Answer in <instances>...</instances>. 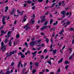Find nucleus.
<instances>
[{
  "label": "nucleus",
  "mask_w": 74,
  "mask_h": 74,
  "mask_svg": "<svg viewBox=\"0 0 74 74\" xmlns=\"http://www.w3.org/2000/svg\"><path fill=\"white\" fill-rule=\"evenodd\" d=\"M58 21H56V23H54L53 24V25H54V26H55V25H57L58 24Z\"/></svg>",
  "instance_id": "nucleus-20"
},
{
  "label": "nucleus",
  "mask_w": 74,
  "mask_h": 74,
  "mask_svg": "<svg viewBox=\"0 0 74 74\" xmlns=\"http://www.w3.org/2000/svg\"><path fill=\"white\" fill-rule=\"evenodd\" d=\"M57 51V50H53V53H56V51Z\"/></svg>",
  "instance_id": "nucleus-23"
},
{
  "label": "nucleus",
  "mask_w": 74,
  "mask_h": 74,
  "mask_svg": "<svg viewBox=\"0 0 74 74\" xmlns=\"http://www.w3.org/2000/svg\"><path fill=\"white\" fill-rule=\"evenodd\" d=\"M48 26H47L45 25L42 27L40 29L41 31H42L43 29H47Z\"/></svg>",
  "instance_id": "nucleus-7"
},
{
  "label": "nucleus",
  "mask_w": 74,
  "mask_h": 74,
  "mask_svg": "<svg viewBox=\"0 0 74 74\" xmlns=\"http://www.w3.org/2000/svg\"><path fill=\"white\" fill-rule=\"evenodd\" d=\"M31 17H32V18H35V15L34 14H33L32 16H31Z\"/></svg>",
  "instance_id": "nucleus-45"
},
{
  "label": "nucleus",
  "mask_w": 74,
  "mask_h": 74,
  "mask_svg": "<svg viewBox=\"0 0 74 74\" xmlns=\"http://www.w3.org/2000/svg\"><path fill=\"white\" fill-rule=\"evenodd\" d=\"M43 1V0H38V2H40V3H41Z\"/></svg>",
  "instance_id": "nucleus-39"
},
{
  "label": "nucleus",
  "mask_w": 74,
  "mask_h": 74,
  "mask_svg": "<svg viewBox=\"0 0 74 74\" xmlns=\"http://www.w3.org/2000/svg\"><path fill=\"white\" fill-rule=\"evenodd\" d=\"M5 19H3L2 20V21L3 22H5Z\"/></svg>",
  "instance_id": "nucleus-63"
},
{
  "label": "nucleus",
  "mask_w": 74,
  "mask_h": 74,
  "mask_svg": "<svg viewBox=\"0 0 74 74\" xmlns=\"http://www.w3.org/2000/svg\"><path fill=\"white\" fill-rule=\"evenodd\" d=\"M51 50L49 51V52H52V51L53 50V49L52 48H51Z\"/></svg>",
  "instance_id": "nucleus-61"
},
{
  "label": "nucleus",
  "mask_w": 74,
  "mask_h": 74,
  "mask_svg": "<svg viewBox=\"0 0 74 74\" xmlns=\"http://www.w3.org/2000/svg\"><path fill=\"white\" fill-rule=\"evenodd\" d=\"M21 61H20L18 64V67L19 68V67H20V66L21 65Z\"/></svg>",
  "instance_id": "nucleus-17"
},
{
  "label": "nucleus",
  "mask_w": 74,
  "mask_h": 74,
  "mask_svg": "<svg viewBox=\"0 0 74 74\" xmlns=\"http://www.w3.org/2000/svg\"><path fill=\"white\" fill-rule=\"evenodd\" d=\"M48 51H47V49H45L44 50V52L45 53H46V52H47Z\"/></svg>",
  "instance_id": "nucleus-44"
},
{
  "label": "nucleus",
  "mask_w": 74,
  "mask_h": 74,
  "mask_svg": "<svg viewBox=\"0 0 74 74\" xmlns=\"http://www.w3.org/2000/svg\"><path fill=\"white\" fill-rule=\"evenodd\" d=\"M46 72H49V70L47 69H46Z\"/></svg>",
  "instance_id": "nucleus-62"
},
{
  "label": "nucleus",
  "mask_w": 74,
  "mask_h": 74,
  "mask_svg": "<svg viewBox=\"0 0 74 74\" xmlns=\"http://www.w3.org/2000/svg\"><path fill=\"white\" fill-rule=\"evenodd\" d=\"M41 49V47H39L38 49V48H36V50H37V51H40V50Z\"/></svg>",
  "instance_id": "nucleus-26"
},
{
  "label": "nucleus",
  "mask_w": 74,
  "mask_h": 74,
  "mask_svg": "<svg viewBox=\"0 0 74 74\" xmlns=\"http://www.w3.org/2000/svg\"><path fill=\"white\" fill-rule=\"evenodd\" d=\"M53 20L52 19H51L50 20V25H51L52 24V22H53Z\"/></svg>",
  "instance_id": "nucleus-33"
},
{
  "label": "nucleus",
  "mask_w": 74,
  "mask_h": 74,
  "mask_svg": "<svg viewBox=\"0 0 74 74\" xmlns=\"http://www.w3.org/2000/svg\"><path fill=\"white\" fill-rule=\"evenodd\" d=\"M73 55L71 56L70 57H69V60H71V59H72V58H73Z\"/></svg>",
  "instance_id": "nucleus-28"
},
{
  "label": "nucleus",
  "mask_w": 74,
  "mask_h": 74,
  "mask_svg": "<svg viewBox=\"0 0 74 74\" xmlns=\"http://www.w3.org/2000/svg\"><path fill=\"white\" fill-rule=\"evenodd\" d=\"M61 14H62L63 15H65L66 14V12L65 11L63 10L61 12Z\"/></svg>",
  "instance_id": "nucleus-11"
},
{
  "label": "nucleus",
  "mask_w": 74,
  "mask_h": 74,
  "mask_svg": "<svg viewBox=\"0 0 74 74\" xmlns=\"http://www.w3.org/2000/svg\"><path fill=\"white\" fill-rule=\"evenodd\" d=\"M27 53H28V54H29V55H30V51L27 50Z\"/></svg>",
  "instance_id": "nucleus-50"
},
{
  "label": "nucleus",
  "mask_w": 74,
  "mask_h": 74,
  "mask_svg": "<svg viewBox=\"0 0 74 74\" xmlns=\"http://www.w3.org/2000/svg\"><path fill=\"white\" fill-rule=\"evenodd\" d=\"M23 11H22L21 12V13L20 14V16H21V15H23Z\"/></svg>",
  "instance_id": "nucleus-41"
},
{
  "label": "nucleus",
  "mask_w": 74,
  "mask_h": 74,
  "mask_svg": "<svg viewBox=\"0 0 74 74\" xmlns=\"http://www.w3.org/2000/svg\"><path fill=\"white\" fill-rule=\"evenodd\" d=\"M8 39H5L4 40L5 44H7V41H8Z\"/></svg>",
  "instance_id": "nucleus-16"
},
{
  "label": "nucleus",
  "mask_w": 74,
  "mask_h": 74,
  "mask_svg": "<svg viewBox=\"0 0 74 74\" xmlns=\"http://www.w3.org/2000/svg\"><path fill=\"white\" fill-rule=\"evenodd\" d=\"M23 5H24L23 7H26V5H27V4L24 3V4Z\"/></svg>",
  "instance_id": "nucleus-53"
},
{
  "label": "nucleus",
  "mask_w": 74,
  "mask_h": 74,
  "mask_svg": "<svg viewBox=\"0 0 74 74\" xmlns=\"http://www.w3.org/2000/svg\"><path fill=\"white\" fill-rule=\"evenodd\" d=\"M48 21H46L44 24V25H47V24H48Z\"/></svg>",
  "instance_id": "nucleus-24"
},
{
  "label": "nucleus",
  "mask_w": 74,
  "mask_h": 74,
  "mask_svg": "<svg viewBox=\"0 0 74 74\" xmlns=\"http://www.w3.org/2000/svg\"><path fill=\"white\" fill-rule=\"evenodd\" d=\"M8 45L9 46H12V42H11V40H10L9 43Z\"/></svg>",
  "instance_id": "nucleus-13"
},
{
  "label": "nucleus",
  "mask_w": 74,
  "mask_h": 74,
  "mask_svg": "<svg viewBox=\"0 0 74 74\" xmlns=\"http://www.w3.org/2000/svg\"><path fill=\"white\" fill-rule=\"evenodd\" d=\"M10 71H7V72L5 73V74H10Z\"/></svg>",
  "instance_id": "nucleus-29"
},
{
  "label": "nucleus",
  "mask_w": 74,
  "mask_h": 74,
  "mask_svg": "<svg viewBox=\"0 0 74 74\" xmlns=\"http://www.w3.org/2000/svg\"><path fill=\"white\" fill-rule=\"evenodd\" d=\"M6 18H7V16H3L2 19H5Z\"/></svg>",
  "instance_id": "nucleus-43"
},
{
  "label": "nucleus",
  "mask_w": 74,
  "mask_h": 74,
  "mask_svg": "<svg viewBox=\"0 0 74 74\" xmlns=\"http://www.w3.org/2000/svg\"><path fill=\"white\" fill-rule=\"evenodd\" d=\"M42 53V51H40L38 52V54H40Z\"/></svg>",
  "instance_id": "nucleus-46"
},
{
  "label": "nucleus",
  "mask_w": 74,
  "mask_h": 74,
  "mask_svg": "<svg viewBox=\"0 0 74 74\" xmlns=\"http://www.w3.org/2000/svg\"><path fill=\"white\" fill-rule=\"evenodd\" d=\"M18 55H21V58H25V55H24L23 53L21 52H20L18 54Z\"/></svg>",
  "instance_id": "nucleus-6"
},
{
  "label": "nucleus",
  "mask_w": 74,
  "mask_h": 74,
  "mask_svg": "<svg viewBox=\"0 0 74 74\" xmlns=\"http://www.w3.org/2000/svg\"><path fill=\"white\" fill-rule=\"evenodd\" d=\"M47 63L49 64H50V65H51L52 64V63H51V60H49V61H47Z\"/></svg>",
  "instance_id": "nucleus-14"
},
{
  "label": "nucleus",
  "mask_w": 74,
  "mask_h": 74,
  "mask_svg": "<svg viewBox=\"0 0 74 74\" xmlns=\"http://www.w3.org/2000/svg\"><path fill=\"white\" fill-rule=\"evenodd\" d=\"M35 65L36 66H38V65H39V63H38L37 62H36L35 63Z\"/></svg>",
  "instance_id": "nucleus-36"
},
{
  "label": "nucleus",
  "mask_w": 74,
  "mask_h": 74,
  "mask_svg": "<svg viewBox=\"0 0 74 74\" xmlns=\"http://www.w3.org/2000/svg\"><path fill=\"white\" fill-rule=\"evenodd\" d=\"M14 62H12V64L11 65V66H14Z\"/></svg>",
  "instance_id": "nucleus-49"
},
{
  "label": "nucleus",
  "mask_w": 74,
  "mask_h": 74,
  "mask_svg": "<svg viewBox=\"0 0 74 74\" xmlns=\"http://www.w3.org/2000/svg\"><path fill=\"white\" fill-rule=\"evenodd\" d=\"M29 23H27L25 26L24 27V29H26L25 30H27L29 29H30V27H29Z\"/></svg>",
  "instance_id": "nucleus-4"
},
{
  "label": "nucleus",
  "mask_w": 74,
  "mask_h": 74,
  "mask_svg": "<svg viewBox=\"0 0 74 74\" xmlns=\"http://www.w3.org/2000/svg\"><path fill=\"white\" fill-rule=\"evenodd\" d=\"M15 11H16V10H15V8H13L12 9V11L11 12V15H13L14 13H15Z\"/></svg>",
  "instance_id": "nucleus-12"
},
{
  "label": "nucleus",
  "mask_w": 74,
  "mask_h": 74,
  "mask_svg": "<svg viewBox=\"0 0 74 74\" xmlns=\"http://www.w3.org/2000/svg\"><path fill=\"white\" fill-rule=\"evenodd\" d=\"M55 4H56L55 3H53L52 4V7H54V6L55 5Z\"/></svg>",
  "instance_id": "nucleus-48"
},
{
  "label": "nucleus",
  "mask_w": 74,
  "mask_h": 74,
  "mask_svg": "<svg viewBox=\"0 0 74 74\" xmlns=\"http://www.w3.org/2000/svg\"><path fill=\"white\" fill-rule=\"evenodd\" d=\"M33 66H32V65H31V66L30 67V70H32V69H33Z\"/></svg>",
  "instance_id": "nucleus-58"
},
{
  "label": "nucleus",
  "mask_w": 74,
  "mask_h": 74,
  "mask_svg": "<svg viewBox=\"0 0 74 74\" xmlns=\"http://www.w3.org/2000/svg\"><path fill=\"white\" fill-rule=\"evenodd\" d=\"M26 21V19H24L23 20V21H22V22L23 23L25 22Z\"/></svg>",
  "instance_id": "nucleus-40"
},
{
  "label": "nucleus",
  "mask_w": 74,
  "mask_h": 74,
  "mask_svg": "<svg viewBox=\"0 0 74 74\" xmlns=\"http://www.w3.org/2000/svg\"><path fill=\"white\" fill-rule=\"evenodd\" d=\"M63 61V58H61L60 60L58 61V63H62Z\"/></svg>",
  "instance_id": "nucleus-15"
},
{
  "label": "nucleus",
  "mask_w": 74,
  "mask_h": 74,
  "mask_svg": "<svg viewBox=\"0 0 74 74\" xmlns=\"http://www.w3.org/2000/svg\"><path fill=\"white\" fill-rule=\"evenodd\" d=\"M65 64H69V63H70V62L68 61H65Z\"/></svg>",
  "instance_id": "nucleus-21"
},
{
  "label": "nucleus",
  "mask_w": 74,
  "mask_h": 74,
  "mask_svg": "<svg viewBox=\"0 0 74 74\" xmlns=\"http://www.w3.org/2000/svg\"><path fill=\"white\" fill-rule=\"evenodd\" d=\"M74 38H73V40H72V44H74Z\"/></svg>",
  "instance_id": "nucleus-64"
},
{
  "label": "nucleus",
  "mask_w": 74,
  "mask_h": 74,
  "mask_svg": "<svg viewBox=\"0 0 74 74\" xmlns=\"http://www.w3.org/2000/svg\"><path fill=\"white\" fill-rule=\"evenodd\" d=\"M35 22V21L33 19H31V22L30 23V25H32L33 24H34V23Z\"/></svg>",
  "instance_id": "nucleus-8"
},
{
  "label": "nucleus",
  "mask_w": 74,
  "mask_h": 74,
  "mask_svg": "<svg viewBox=\"0 0 74 74\" xmlns=\"http://www.w3.org/2000/svg\"><path fill=\"white\" fill-rule=\"evenodd\" d=\"M58 5H56V7H59V6H60V7L62 5V2L61 1H59V3H58Z\"/></svg>",
  "instance_id": "nucleus-9"
},
{
  "label": "nucleus",
  "mask_w": 74,
  "mask_h": 74,
  "mask_svg": "<svg viewBox=\"0 0 74 74\" xmlns=\"http://www.w3.org/2000/svg\"><path fill=\"white\" fill-rule=\"evenodd\" d=\"M37 51H34V52L32 53V55H34L35 54H36V53H37Z\"/></svg>",
  "instance_id": "nucleus-35"
},
{
  "label": "nucleus",
  "mask_w": 74,
  "mask_h": 74,
  "mask_svg": "<svg viewBox=\"0 0 74 74\" xmlns=\"http://www.w3.org/2000/svg\"><path fill=\"white\" fill-rule=\"evenodd\" d=\"M7 31L6 30L5 32H4V31L3 30H1V33H3V34H5V33H7Z\"/></svg>",
  "instance_id": "nucleus-10"
},
{
  "label": "nucleus",
  "mask_w": 74,
  "mask_h": 74,
  "mask_svg": "<svg viewBox=\"0 0 74 74\" xmlns=\"http://www.w3.org/2000/svg\"><path fill=\"white\" fill-rule=\"evenodd\" d=\"M17 51L15 50V51H12V52H10L9 53V54L8 53H7L6 54V55H7V57H10L12 55L14 54V53H16Z\"/></svg>",
  "instance_id": "nucleus-2"
},
{
  "label": "nucleus",
  "mask_w": 74,
  "mask_h": 74,
  "mask_svg": "<svg viewBox=\"0 0 74 74\" xmlns=\"http://www.w3.org/2000/svg\"><path fill=\"white\" fill-rule=\"evenodd\" d=\"M17 11L18 12V14H20L21 13V12L19 11V10L18 9L17 10Z\"/></svg>",
  "instance_id": "nucleus-32"
},
{
  "label": "nucleus",
  "mask_w": 74,
  "mask_h": 74,
  "mask_svg": "<svg viewBox=\"0 0 74 74\" xmlns=\"http://www.w3.org/2000/svg\"><path fill=\"white\" fill-rule=\"evenodd\" d=\"M27 64V63H24V67H25Z\"/></svg>",
  "instance_id": "nucleus-52"
},
{
  "label": "nucleus",
  "mask_w": 74,
  "mask_h": 74,
  "mask_svg": "<svg viewBox=\"0 0 74 74\" xmlns=\"http://www.w3.org/2000/svg\"><path fill=\"white\" fill-rule=\"evenodd\" d=\"M37 41H32L31 42H30L29 43V45L31 47H33L34 46V45H35V44H36V42Z\"/></svg>",
  "instance_id": "nucleus-3"
},
{
  "label": "nucleus",
  "mask_w": 74,
  "mask_h": 74,
  "mask_svg": "<svg viewBox=\"0 0 74 74\" xmlns=\"http://www.w3.org/2000/svg\"><path fill=\"white\" fill-rule=\"evenodd\" d=\"M62 2V6L64 7V6H65V5H66V4L64 3V1H63Z\"/></svg>",
  "instance_id": "nucleus-19"
},
{
  "label": "nucleus",
  "mask_w": 74,
  "mask_h": 74,
  "mask_svg": "<svg viewBox=\"0 0 74 74\" xmlns=\"http://www.w3.org/2000/svg\"><path fill=\"white\" fill-rule=\"evenodd\" d=\"M32 3V1H31L28 0L27 1V4H30Z\"/></svg>",
  "instance_id": "nucleus-18"
},
{
  "label": "nucleus",
  "mask_w": 74,
  "mask_h": 74,
  "mask_svg": "<svg viewBox=\"0 0 74 74\" xmlns=\"http://www.w3.org/2000/svg\"><path fill=\"white\" fill-rule=\"evenodd\" d=\"M19 34H17L16 35V38H19Z\"/></svg>",
  "instance_id": "nucleus-37"
},
{
  "label": "nucleus",
  "mask_w": 74,
  "mask_h": 74,
  "mask_svg": "<svg viewBox=\"0 0 74 74\" xmlns=\"http://www.w3.org/2000/svg\"><path fill=\"white\" fill-rule=\"evenodd\" d=\"M69 67V66L67 65L65 66V69H67V68Z\"/></svg>",
  "instance_id": "nucleus-57"
},
{
  "label": "nucleus",
  "mask_w": 74,
  "mask_h": 74,
  "mask_svg": "<svg viewBox=\"0 0 74 74\" xmlns=\"http://www.w3.org/2000/svg\"><path fill=\"white\" fill-rule=\"evenodd\" d=\"M48 57H49V55H48L45 58V59H48Z\"/></svg>",
  "instance_id": "nucleus-59"
},
{
  "label": "nucleus",
  "mask_w": 74,
  "mask_h": 74,
  "mask_svg": "<svg viewBox=\"0 0 74 74\" xmlns=\"http://www.w3.org/2000/svg\"><path fill=\"white\" fill-rule=\"evenodd\" d=\"M27 15H25L24 17V19H26V18H27Z\"/></svg>",
  "instance_id": "nucleus-56"
},
{
  "label": "nucleus",
  "mask_w": 74,
  "mask_h": 74,
  "mask_svg": "<svg viewBox=\"0 0 74 74\" xmlns=\"http://www.w3.org/2000/svg\"><path fill=\"white\" fill-rule=\"evenodd\" d=\"M35 8H36V6H34L33 7H32V8L33 10L35 9Z\"/></svg>",
  "instance_id": "nucleus-31"
},
{
  "label": "nucleus",
  "mask_w": 74,
  "mask_h": 74,
  "mask_svg": "<svg viewBox=\"0 0 74 74\" xmlns=\"http://www.w3.org/2000/svg\"><path fill=\"white\" fill-rule=\"evenodd\" d=\"M70 31H74V28L73 27H72L70 29Z\"/></svg>",
  "instance_id": "nucleus-34"
},
{
  "label": "nucleus",
  "mask_w": 74,
  "mask_h": 74,
  "mask_svg": "<svg viewBox=\"0 0 74 74\" xmlns=\"http://www.w3.org/2000/svg\"><path fill=\"white\" fill-rule=\"evenodd\" d=\"M3 73V70H2L0 72V74H1V73Z\"/></svg>",
  "instance_id": "nucleus-60"
},
{
  "label": "nucleus",
  "mask_w": 74,
  "mask_h": 74,
  "mask_svg": "<svg viewBox=\"0 0 74 74\" xmlns=\"http://www.w3.org/2000/svg\"><path fill=\"white\" fill-rule=\"evenodd\" d=\"M72 49V48L70 47L69 48V50L70 51H71V52H72V51H71V50Z\"/></svg>",
  "instance_id": "nucleus-55"
},
{
  "label": "nucleus",
  "mask_w": 74,
  "mask_h": 74,
  "mask_svg": "<svg viewBox=\"0 0 74 74\" xmlns=\"http://www.w3.org/2000/svg\"><path fill=\"white\" fill-rule=\"evenodd\" d=\"M1 50H2V49H3L2 50V52H4V51L6 49V47H7L6 45H4V42H2L1 43Z\"/></svg>",
  "instance_id": "nucleus-1"
},
{
  "label": "nucleus",
  "mask_w": 74,
  "mask_h": 74,
  "mask_svg": "<svg viewBox=\"0 0 74 74\" xmlns=\"http://www.w3.org/2000/svg\"><path fill=\"white\" fill-rule=\"evenodd\" d=\"M12 31H9L8 32V34L7 36H5V37L6 38H7V39H9V37H10V34L11 33H12Z\"/></svg>",
  "instance_id": "nucleus-5"
},
{
  "label": "nucleus",
  "mask_w": 74,
  "mask_h": 74,
  "mask_svg": "<svg viewBox=\"0 0 74 74\" xmlns=\"http://www.w3.org/2000/svg\"><path fill=\"white\" fill-rule=\"evenodd\" d=\"M46 42L47 44H48V41H49V40L47 38H46Z\"/></svg>",
  "instance_id": "nucleus-38"
},
{
  "label": "nucleus",
  "mask_w": 74,
  "mask_h": 74,
  "mask_svg": "<svg viewBox=\"0 0 74 74\" xmlns=\"http://www.w3.org/2000/svg\"><path fill=\"white\" fill-rule=\"evenodd\" d=\"M63 28H64V27H63V28H62V31L60 32L59 33V34H60V33H62L64 32Z\"/></svg>",
  "instance_id": "nucleus-22"
},
{
  "label": "nucleus",
  "mask_w": 74,
  "mask_h": 74,
  "mask_svg": "<svg viewBox=\"0 0 74 74\" xmlns=\"http://www.w3.org/2000/svg\"><path fill=\"white\" fill-rule=\"evenodd\" d=\"M36 71L35 69H34L32 71V72L33 73H36Z\"/></svg>",
  "instance_id": "nucleus-47"
},
{
  "label": "nucleus",
  "mask_w": 74,
  "mask_h": 74,
  "mask_svg": "<svg viewBox=\"0 0 74 74\" xmlns=\"http://www.w3.org/2000/svg\"><path fill=\"white\" fill-rule=\"evenodd\" d=\"M19 14H17V15H16V14H14V16H16V17H18L19 16Z\"/></svg>",
  "instance_id": "nucleus-42"
},
{
  "label": "nucleus",
  "mask_w": 74,
  "mask_h": 74,
  "mask_svg": "<svg viewBox=\"0 0 74 74\" xmlns=\"http://www.w3.org/2000/svg\"><path fill=\"white\" fill-rule=\"evenodd\" d=\"M45 21V19H43L42 20H41V23H42L43 22H44Z\"/></svg>",
  "instance_id": "nucleus-30"
},
{
  "label": "nucleus",
  "mask_w": 74,
  "mask_h": 74,
  "mask_svg": "<svg viewBox=\"0 0 74 74\" xmlns=\"http://www.w3.org/2000/svg\"><path fill=\"white\" fill-rule=\"evenodd\" d=\"M71 22L70 21H67L66 22V25H69L70 23Z\"/></svg>",
  "instance_id": "nucleus-27"
},
{
  "label": "nucleus",
  "mask_w": 74,
  "mask_h": 74,
  "mask_svg": "<svg viewBox=\"0 0 74 74\" xmlns=\"http://www.w3.org/2000/svg\"><path fill=\"white\" fill-rule=\"evenodd\" d=\"M41 41V39H39L38 40L37 42L38 43H40V42Z\"/></svg>",
  "instance_id": "nucleus-51"
},
{
  "label": "nucleus",
  "mask_w": 74,
  "mask_h": 74,
  "mask_svg": "<svg viewBox=\"0 0 74 74\" xmlns=\"http://www.w3.org/2000/svg\"><path fill=\"white\" fill-rule=\"evenodd\" d=\"M24 45H25L26 46V47H29V45H27V42H25L24 44Z\"/></svg>",
  "instance_id": "nucleus-25"
},
{
  "label": "nucleus",
  "mask_w": 74,
  "mask_h": 74,
  "mask_svg": "<svg viewBox=\"0 0 74 74\" xmlns=\"http://www.w3.org/2000/svg\"><path fill=\"white\" fill-rule=\"evenodd\" d=\"M44 58V56L42 55L41 56V59H43Z\"/></svg>",
  "instance_id": "nucleus-54"
}]
</instances>
